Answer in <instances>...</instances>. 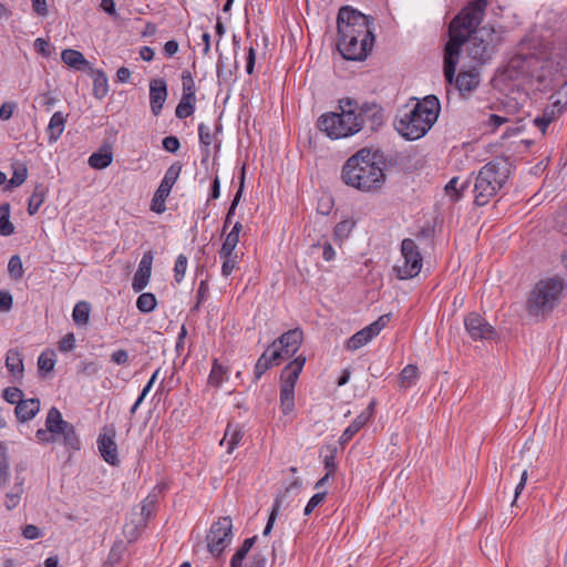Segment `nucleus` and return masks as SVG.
<instances>
[{
  "label": "nucleus",
  "mask_w": 567,
  "mask_h": 567,
  "mask_svg": "<svg viewBox=\"0 0 567 567\" xmlns=\"http://www.w3.org/2000/svg\"><path fill=\"white\" fill-rule=\"evenodd\" d=\"M487 7L488 0H472L450 22V39L444 48L443 66L447 83L451 84L453 81L462 47L473 33L481 29L478 27L485 17Z\"/></svg>",
  "instance_id": "f257e3e1"
},
{
  "label": "nucleus",
  "mask_w": 567,
  "mask_h": 567,
  "mask_svg": "<svg viewBox=\"0 0 567 567\" xmlns=\"http://www.w3.org/2000/svg\"><path fill=\"white\" fill-rule=\"evenodd\" d=\"M341 181L363 193L380 189L385 182L384 163L381 156L362 148L350 156L342 166Z\"/></svg>",
  "instance_id": "f03ea898"
},
{
  "label": "nucleus",
  "mask_w": 567,
  "mask_h": 567,
  "mask_svg": "<svg viewBox=\"0 0 567 567\" xmlns=\"http://www.w3.org/2000/svg\"><path fill=\"white\" fill-rule=\"evenodd\" d=\"M441 110L435 95H427L417 101L411 109L405 106L394 122L398 133L408 141L423 137L433 126Z\"/></svg>",
  "instance_id": "7ed1b4c3"
},
{
  "label": "nucleus",
  "mask_w": 567,
  "mask_h": 567,
  "mask_svg": "<svg viewBox=\"0 0 567 567\" xmlns=\"http://www.w3.org/2000/svg\"><path fill=\"white\" fill-rule=\"evenodd\" d=\"M511 174V163L506 157H495L480 168L474 183V204L487 205L504 187Z\"/></svg>",
  "instance_id": "20e7f679"
},
{
  "label": "nucleus",
  "mask_w": 567,
  "mask_h": 567,
  "mask_svg": "<svg viewBox=\"0 0 567 567\" xmlns=\"http://www.w3.org/2000/svg\"><path fill=\"white\" fill-rule=\"evenodd\" d=\"M566 282L559 276L538 280L526 299L528 316L537 319H546L560 303Z\"/></svg>",
  "instance_id": "39448f33"
},
{
  "label": "nucleus",
  "mask_w": 567,
  "mask_h": 567,
  "mask_svg": "<svg viewBox=\"0 0 567 567\" xmlns=\"http://www.w3.org/2000/svg\"><path fill=\"white\" fill-rule=\"evenodd\" d=\"M355 111L358 102L346 97L339 101V112H327L317 120V127L331 140L352 136L360 132V123L357 122Z\"/></svg>",
  "instance_id": "423d86ee"
},
{
  "label": "nucleus",
  "mask_w": 567,
  "mask_h": 567,
  "mask_svg": "<svg viewBox=\"0 0 567 567\" xmlns=\"http://www.w3.org/2000/svg\"><path fill=\"white\" fill-rule=\"evenodd\" d=\"M372 18L346 6L340 8L337 18L338 35L363 37V40L374 42L372 32Z\"/></svg>",
  "instance_id": "0eeeda50"
},
{
  "label": "nucleus",
  "mask_w": 567,
  "mask_h": 567,
  "mask_svg": "<svg viewBox=\"0 0 567 567\" xmlns=\"http://www.w3.org/2000/svg\"><path fill=\"white\" fill-rule=\"evenodd\" d=\"M501 37L493 27L485 25L473 33L466 41V51L477 64L487 62L495 52Z\"/></svg>",
  "instance_id": "6e6552de"
},
{
  "label": "nucleus",
  "mask_w": 567,
  "mask_h": 567,
  "mask_svg": "<svg viewBox=\"0 0 567 567\" xmlns=\"http://www.w3.org/2000/svg\"><path fill=\"white\" fill-rule=\"evenodd\" d=\"M306 358L299 355L290 361L280 374V409L285 415L295 410V386L305 367Z\"/></svg>",
  "instance_id": "1a4fd4ad"
},
{
  "label": "nucleus",
  "mask_w": 567,
  "mask_h": 567,
  "mask_svg": "<svg viewBox=\"0 0 567 567\" xmlns=\"http://www.w3.org/2000/svg\"><path fill=\"white\" fill-rule=\"evenodd\" d=\"M402 264H395L392 268L399 280H409L415 278L422 270L423 257L417 244L411 238H404L401 241Z\"/></svg>",
  "instance_id": "9d476101"
},
{
  "label": "nucleus",
  "mask_w": 567,
  "mask_h": 567,
  "mask_svg": "<svg viewBox=\"0 0 567 567\" xmlns=\"http://www.w3.org/2000/svg\"><path fill=\"white\" fill-rule=\"evenodd\" d=\"M303 332L296 328L288 330L277 338L265 351L275 365H279L282 360L293 357L301 347Z\"/></svg>",
  "instance_id": "9b49d317"
},
{
  "label": "nucleus",
  "mask_w": 567,
  "mask_h": 567,
  "mask_svg": "<svg viewBox=\"0 0 567 567\" xmlns=\"http://www.w3.org/2000/svg\"><path fill=\"white\" fill-rule=\"evenodd\" d=\"M233 537L231 518L229 516L219 517L210 525L206 535L208 551L216 558L220 557L231 544Z\"/></svg>",
  "instance_id": "f8f14e48"
},
{
  "label": "nucleus",
  "mask_w": 567,
  "mask_h": 567,
  "mask_svg": "<svg viewBox=\"0 0 567 567\" xmlns=\"http://www.w3.org/2000/svg\"><path fill=\"white\" fill-rule=\"evenodd\" d=\"M372 41L363 40V37L338 35V50L341 55L351 61H363L373 48Z\"/></svg>",
  "instance_id": "ddd939ff"
},
{
  "label": "nucleus",
  "mask_w": 567,
  "mask_h": 567,
  "mask_svg": "<svg viewBox=\"0 0 567 567\" xmlns=\"http://www.w3.org/2000/svg\"><path fill=\"white\" fill-rule=\"evenodd\" d=\"M116 439V429L113 424L105 425L97 436V450L102 458L112 466L120 464Z\"/></svg>",
  "instance_id": "4468645a"
},
{
  "label": "nucleus",
  "mask_w": 567,
  "mask_h": 567,
  "mask_svg": "<svg viewBox=\"0 0 567 567\" xmlns=\"http://www.w3.org/2000/svg\"><path fill=\"white\" fill-rule=\"evenodd\" d=\"M355 118L357 122L360 123V131L364 126H368L371 131H375L383 124V110L377 103L365 102L362 105L358 104V111H355Z\"/></svg>",
  "instance_id": "2eb2a0df"
},
{
  "label": "nucleus",
  "mask_w": 567,
  "mask_h": 567,
  "mask_svg": "<svg viewBox=\"0 0 567 567\" xmlns=\"http://www.w3.org/2000/svg\"><path fill=\"white\" fill-rule=\"evenodd\" d=\"M464 326L468 336L474 340H491L495 336V329L480 313L471 312L464 319Z\"/></svg>",
  "instance_id": "dca6fc26"
},
{
  "label": "nucleus",
  "mask_w": 567,
  "mask_h": 567,
  "mask_svg": "<svg viewBox=\"0 0 567 567\" xmlns=\"http://www.w3.org/2000/svg\"><path fill=\"white\" fill-rule=\"evenodd\" d=\"M167 83L162 78L150 81V106L154 116H158L167 99Z\"/></svg>",
  "instance_id": "f3484780"
},
{
  "label": "nucleus",
  "mask_w": 567,
  "mask_h": 567,
  "mask_svg": "<svg viewBox=\"0 0 567 567\" xmlns=\"http://www.w3.org/2000/svg\"><path fill=\"white\" fill-rule=\"evenodd\" d=\"M567 110V102L555 101L543 110V113L534 118V125L543 133L547 127L558 120Z\"/></svg>",
  "instance_id": "a211bd4d"
},
{
  "label": "nucleus",
  "mask_w": 567,
  "mask_h": 567,
  "mask_svg": "<svg viewBox=\"0 0 567 567\" xmlns=\"http://www.w3.org/2000/svg\"><path fill=\"white\" fill-rule=\"evenodd\" d=\"M153 252L146 251L142 256L138 268L133 277L132 288L135 292L142 291L150 281L152 274Z\"/></svg>",
  "instance_id": "6ab92c4d"
},
{
  "label": "nucleus",
  "mask_w": 567,
  "mask_h": 567,
  "mask_svg": "<svg viewBox=\"0 0 567 567\" xmlns=\"http://www.w3.org/2000/svg\"><path fill=\"white\" fill-rule=\"evenodd\" d=\"M456 89L462 96L467 93H472L480 85L481 78L480 72L476 68H472L466 71H461L457 75L454 74L453 81Z\"/></svg>",
  "instance_id": "aec40b11"
},
{
  "label": "nucleus",
  "mask_w": 567,
  "mask_h": 567,
  "mask_svg": "<svg viewBox=\"0 0 567 567\" xmlns=\"http://www.w3.org/2000/svg\"><path fill=\"white\" fill-rule=\"evenodd\" d=\"M373 409L374 402H371L369 406L364 411H362L343 431V433L339 437V444L341 446L348 444L351 441V439L367 424V422L373 414Z\"/></svg>",
  "instance_id": "412c9836"
},
{
  "label": "nucleus",
  "mask_w": 567,
  "mask_h": 567,
  "mask_svg": "<svg viewBox=\"0 0 567 567\" xmlns=\"http://www.w3.org/2000/svg\"><path fill=\"white\" fill-rule=\"evenodd\" d=\"M229 367L215 358L212 361V369L208 374L207 385L214 389H218L229 380Z\"/></svg>",
  "instance_id": "4be33fe9"
},
{
  "label": "nucleus",
  "mask_w": 567,
  "mask_h": 567,
  "mask_svg": "<svg viewBox=\"0 0 567 567\" xmlns=\"http://www.w3.org/2000/svg\"><path fill=\"white\" fill-rule=\"evenodd\" d=\"M68 116V114H64L60 111L52 114L45 130L49 144L55 143L61 137L65 128Z\"/></svg>",
  "instance_id": "5701e85b"
},
{
  "label": "nucleus",
  "mask_w": 567,
  "mask_h": 567,
  "mask_svg": "<svg viewBox=\"0 0 567 567\" xmlns=\"http://www.w3.org/2000/svg\"><path fill=\"white\" fill-rule=\"evenodd\" d=\"M40 410L39 399H27L18 402L16 405V415L18 421L28 422L32 420Z\"/></svg>",
  "instance_id": "b1692460"
},
{
  "label": "nucleus",
  "mask_w": 567,
  "mask_h": 567,
  "mask_svg": "<svg viewBox=\"0 0 567 567\" xmlns=\"http://www.w3.org/2000/svg\"><path fill=\"white\" fill-rule=\"evenodd\" d=\"M244 437V432L238 424L228 423L224 433V437L220 441V445H226V451L231 454L234 450L239 445Z\"/></svg>",
  "instance_id": "393cba45"
},
{
  "label": "nucleus",
  "mask_w": 567,
  "mask_h": 567,
  "mask_svg": "<svg viewBox=\"0 0 567 567\" xmlns=\"http://www.w3.org/2000/svg\"><path fill=\"white\" fill-rule=\"evenodd\" d=\"M6 368L9 373L16 379H21L23 377V359L21 353L16 349H10L6 355Z\"/></svg>",
  "instance_id": "a878e982"
},
{
  "label": "nucleus",
  "mask_w": 567,
  "mask_h": 567,
  "mask_svg": "<svg viewBox=\"0 0 567 567\" xmlns=\"http://www.w3.org/2000/svg\"><path fill=\"white\" fill-rule=\"evenodd\" d=\"M113 162V153L109 146L101 147L90 155L87 163L94 169H104Z\"/></svg>",
  "instance_id": "bb28decb"
},
{
  "label": "nucleus",
  "mask_w": 567,
  "mask_h": 567,
  "mask_svg": "<svg viewBox=\"0 0 567 567\" xmlns=\"http://www.w3.org/2000/svg\"><path fill=\"white\" fill-rule=\"evenodd\" d=\"M68 424L69 422L63 420L59 409L52 406L49 410L45 419V427L52 435L60 434Z\"/></svg>",
  "instance_id": "cd10ccee"
},
{
  "label": "nucleus",
  "mask_w": 567,
  "mask_h": 567,
  "mask_svg": "<svg viewBox=\"0 0 567 567\" xmlns=\"http://www.w3.org/2000/svg\"><path fill=\"white\" fill-rule=\"evenodd\" d=\"M219 258L221 260V276L227 278L229 277L235 269L238 268V264L240 261V257L237 251H218Z\"/></svg>",
  "instance_id": "c85d7f7f"
},
{
  "label": "nucleus",
  "mask_w": 567,
  "mask_h": 567,
  "mask_svg": "<svg viewBox=\"0 0 567 567\" xmlns=\"http://www.w3.org/2000/svg\"><path fill=\"white\" fill-rule=\"evenodd\" d=\"M375 336L368 326L355 332L346 343L347 350H358L370 342Z\"/></svg>",
  "instance_id": "c756f323"
},
{
  "label": "nucleus",
  "mask_w": 567,
  "mask_h": 567,
  "mask_svg": "<svg viewBox=\"0 0 567 567\" xmlns=\"http://www.w3.org/2000/svg\"><path fill=\"white\" fill-rule=\"evenodd\" d=\"M61 60L68 66L75 70H83L87 65V61L84 55L80 51L73 49L63 50L61 53Z\"/></svg>",
  "instance_id": "7c9ffc66"
},
{
  "label": "nucleus",
  "mask_w": 567,
  "mask_h": 567,
  "mask_svg": "<svg viewBox=\"0 0 567 567\" xmlns=\"http://www.w3.org/2000/svg\"><path fill=\"white\" fill-rule=\"evenodd\" d=\"M257 536L246 538L230 559V567H245L244 560L256 543Z\"/></svg>",
  "instance_id": "2f4dec72"
},
{
  "label": "nucleus",
  "mask_w": 567,
  "mask_h": 567,
  "mask_svg": "<svg viewBox=\"0 0 567 567\" xmlns=\"http://www.w3.org/2000/svg\"><path fill=\"white\" fill-rule=\"evenodd\" d=\"M198 137H199V144L203 153V159L202 162L205 163L208 161L210 156V150L209 146L213 142V134L210 132L209 126H207L204 123H200L198 125Z\"/></svg>",
  "instance_id": "473e14b6"
},
{
  "label": "nucleus",
  "mask_w": 567,
  "mask_h": 567,
  "mask_svg": "<svg viewBox=\"0 0 567 567\" xmlns=\"http://www.w3.org/2000/svg\"><path fill=\"white\" fill-rule=\"evenodd\" d=\"M47 189L42 184H37L28 202V214L30 216L38 213L44 202Z\"/></svg>",
  "instance_id": "72a5a7b5"
},
{
  "label": "nucleus",
  "mask_w": 567,
  "mask_h": 567,
  "mask_svg": "<svg viewBox=\"0 0 567 567\" xmlns=\"http://www.w3.org/2000/svg\"><path fill=\"white\" fill-rule=\"evenodd\" d=\"M62 436L63 445L72 451H79L81 447V441L75 432V427L72 423L69 422L68 425L63 429V431L59 434Z\"/></svg>",
  "instance_id": "f704fd0d"
},
{
  "label": "nucleus",
  "mask_w": 567,
  "mask_h": 567,
  "mask_svg": "<svg viewBox=\"0 0 567 567\" xmlns=\"http://www.w3.org/2000/svg\"><path fill=\"white\" fill-rule=\"evenodd\" d=\"M196 107V96H183L176 106L175 115L179 120H184L193 115Z\"/></svg>",
  "instance_id": "c9c22d12"
},
{
  "label": "nucleus",
  "mask_w": 567,
  "mask_h": 567,
  "mask_svg": "<svg viewBox=\"0 0 567 567\" xmlns=\"http://www.w3.org/2000/svg\"><path fill=\"white\" fill-rule=\"evenodd\" d=\"M91 305L87 301H79L72 311V318L75 324L85 326L89 322Z\"/></svg>",
  "instance_id": "e433bc0d"
},
{
  "label": "nucleus",
  "mask_w": 567,
  "mask_h": 567,
  "mask_svg": "<svg viewBox=\"0 0 567 567\" xmlns=\"http://www.w3.org/2000/svg\"><path fill=\"white\" fill-rule=\"evenodd\" d=\"M14 233V226L10 221V204L0 205V235L10 236Z\"/></svg>",
  "instance_id": "4c0bfd02"
},
{
  "label": "nucleus",
  "mask_w": 567,
  "mask_h": 567,
  "mask_svg": "<svg viewBox=\"0 0 567 567\" xmlns=\"http://www.w3.org/2000/svg\"><path fill=\"white\" fill-rule=\"evenodd\" d=\"M28 177V168L25 164H17L13 166V173L8 184H6L4 189L8 190L12 187H18L22 185Z\"/></svg>",
  "instance_id": "58836bf2"
},
{
  "label": "nucleus",
  "mask_w": 567,
  "mask_h": 567,
  "mask_svg": "<svg viewBox=\"0 0 567 567\" xmlns=\"http://www.w3.org/2000/svg\"><path fill=\"white\" fill-rule=\"evenodd\" d=\"M401 386L410 388L414 385L419 379V369L414 364H408L399 374Z\"/></svg>",
  "instance_id": "ea45409f"
},
{
  "label": "nucleus",
  "mask_w": 567,
  "mask_h": 567,
  "mask_svg": "<svg viewBox=\"0 0 567 567\" xmlns=\"http://www.w3.org/2000/svg\"><path fill=\"white\" fill-rule=\"evenodd\" d=\"M10 477V464L7 445L0 441V486H4Z\"/></svg>",
  "instance_id": "a19ab883"
},
{
  "label": "nucleus",
  "mask_w": 567,
  "mask_h": 567,
  "mask_svg": "<svg viewBox=\"0 0 567 567\" xmlns=\"http://www.w3.org/2000/svg\"><path fill=\"white\" fill-rule=\"evenodd\" d=\"M157 306V300L154 293L152 292H143L137 297L136 308L142 313H150L155 310Z\"/></svg>",
  "instance_id": "79ce46f5"
},
{
  "label": "nucleus",
  "mask_w": 567,
  "mask_h": 567,
  "mask_svg": "<svg viewBox=\"0 0 567 567\" xmlns=\"http://www.w3.org/2000/svg\"><path fill=\"white\" fill-rule=\"evenodd\" d=\"M182 168H183V165L181 164V162H174L165 172V175L161 182V184L167 188H169V190H172L173 186L175 185V183L177 182L179 175H181V172H182Z\"/></svg>",
  "instance_id": "37998d69"
},
{
  "label": "nucleus",
  "mask_w": 567,
  "mask_h": 567,
  "mask_svg": "<svg viewBox=\"0 0 567 567\" xmlns=\"http://www.w3.org/2000/svg\"><path fill=\"white\" fill-rule=\"evenodd\" d=\"M109 93L107 78L102 71H97L93 80V94L97 99H103Z\"/></svg>",
  "instance_id": "c03bdc74"
},
{
  "label": "nucleus",
  "mask_w": 567,
  "mask_h": 567,
  "mask_svg": "<svg viewBox=\"0 0 567 567\" xmlns=\"http://www.w3.org/2000/svg\"><path fill=\"white\" fill-rule=\"evenodd\" d=\"M354 227V221L350 219H344L339 221L333 230L334 239L338 241H342L348 238Z\"/></svg>",
  "instance_id": "a18cd8bd"
},
{
  "label": "nucleus",
  "mask_w": 567,
  "mask_h": 567,
  "mask_svg": "<svg viewBox=\"0 0 567 567\" xmlns=\"http://www.w3.org/2000/svg\"><path fill=\"white\" fill-rule=\"evenodd\" d=\"M244 183H245V172L243 171V174H241V177H240V186H239V189L237 190L231 204H230V207L228 208V212L226 214V218H225V221H224V230L228 227V225L230 224L231 221V217L235 215V210H236V207L241 198V195H243V190H244Z\"/></svg>",
  "instance_id": "49530a36"
},
{
  "label": "nucleus",
  "mask_w": 567,
  "mask_h": 567,
  "mask_svg": "<svg viewBox=\"0 0 567 567\" xmlns=\"http://www.w3.org/2000/svg\"><path fill=\"white\" fill-rule=\"evenodd\" d=\"M23 494V487L22 484H18L13 487V489L6 495L4 506L8 511L14 509L20 501L21 496Z\"/></svg>",
  "instance_id": "de8ad7c7"
},
{
  "label": "nucleus",
  "mask_w": 567,
  "mask_h": 567,
  "mask_svg": "<svg viewBox=\"0 0 567 567\" xmlns=\"http://www.w3.org/2000/svg\"><path fill=\"white\" fill-rule=\"evenodd\" d=\"M8 271L13 280H19L24 274L23 265L19 255H13L8 262Z\"/></svg>",
  "instance_id": "09e8293b"
},
{
  "label": "nucleus",
  "mask_w": 567,
  "mask_h": 567,
  "mask_svg": "<svg viewBox=\"0 0 567 567\" xmlns=\"http://www.w3.org/2000/svg\"><path fill=\"white\" fill-rule=\"evenodd\" d=\"M182 89L183 96H196V85L190 71L184 70L182 72Z\"/></svg>",
  "instance_id": "8fccbe9b"
},
{
  "label": "nucleus",
  "mask_w": 567,
  "mask_h": 567,
  "mask_svg": "<svg viewBox=\"0 0 567 567\" xmlns=\"http://www.w3.org/2000/svg\"><path fill=\"white\" fill-rule=\"evenodd\" d=\"M188 259L185 255L177 256L174 265V279L177 284L182 282L187 270Z\"/></svg>",
  "instance_id": "3c124183"
},
{
  "label": "nucleus",
  "mask_w": 567,
  "mask_h": 567,
  "mask_svg": "<svg viewBox=\"0 0 567 567\" xmlns=\"http://www.w3.org/2000/svg\"><path fill=\"white\" fill-rule=\"evenodd\" d=\"M272 367L276 365L272 363V361L269 360L268 354L262 353L255 364V379L259 380L262 377V374Z\"/></svg>",
  "instance_id": "603ef678"
},
{
  "label": "nucleus",
  "mask_w": 567,
  "mask_h": 567,
  "mask_svg": "<svg viewBox=\"0 0 567 567\" xmlns=\"http://www.w3.org/2000/svg\"><path fill=\"white\" fill-rule=\"evenodd\" d=\"M102 369V365L95 361H82L78 364V373L85 377H92L97 374Z\"/></svg>",
  "instance_id": "864d4df0"
},
{
  "label": "nucleus",
  "mask_w": 567,
  "mask_h": 567,
  "mask_svg": "<svg viewBox=\"0 0 567 567\" xmlns=\"http://www.w3.org/2000/svg\"><path fill=\"white\" fill-rule=\"evenodd\" d=\"M458 177H453L445 186V192L454 199L457 200L462 197L464 189L468 186V182L462 184L460 189L457 188Z\"/></svg>",
  "instance_id": "5fc2aeb1"
},
{
  "label": "nucleus",
  "mask_w": 567,
  "mask_h": 567,
  "mask_svg": "<svg viewBox=\"0 0 567 567\" xmlns=\"http://www.w3.org/2000/svg\"><path fill=\"white\" fill-rule=\"evenodd\" d=\"M55 359L54 354L41 353L38 358V368L41 372L49 373L54 369Z\"/></svg>",
  "instance_id": "6e6d98bb"
},
{
  "label": "nucleus",
  "mask_w": 567,
  "mask_h": 567,
  "mask_svg": "<svg viewBox=\"0 0 567 567\" xmlns=\"http://www.w3.org/2000/svg\"><path fill=\"white\" fill-rule=\"evenodd\" d=\"M23 392L17 386H9L3 390V399L10 403L18 405L23 399Z\"/></svg>",
  "instance_id": "4d7b16f0"
},
{
  "label": "nucleus",
  "mask_w": 567,
  "mask_h": 567,
  "mask_svg": "<svg viewBox=\"0 0 567 567\" xmlns=\"http://www.w3.org/2000/svg\"><path fill=\"white\" fill-rule=\"evenodd\" d=\"M327 493L326 492H319L316 493L307 503L303 514L306 516L310 515L320 504L323 503L326 499Z\"/></svg>",
  "instance_id": "13d9d810"
},
{
  "label": "nucleus",
  "mask_w": 567,
  "mask_h": 567,
  "mask_svg": "<svg viewBox=\"0 0 567 567\" xmlns=\"http://www.w3.org/2000/svg\"><path fill=\"white\" fill-rule=\"evenodd\" d=\"M391 315H382L374 322L370 323L368 327L371 328L372 334L375 337L383 330L388 323L390 322Z\"/></svg>",
  "instance_id": "bf43d9fd"
},
{
  "label": "nucleus",
  "mask_w": 567,
  "mask_h": 567,
  "mask_svg": "<svg viewBox=\"0 0 567 567\" xmlns=\"http://www.w3.org/2000/svg\"><path fill=\"white\" fill-rule=\"evenodd\" d=\"M75 348V336L72 332L66 333L59 341V350L61 352H69Z\"/></svg>",
  "instance_id": "052dcab7"
},
{
  "label": "nucleus",
  "mask_w": 567,
  "mask_h": 567,
  "mask_svg": "<svg viewBox=\"0 0 567 567\" xmlns=\"http://www.w3.org/2000/svg\"><path fill=\"white\" fill-rule=\"evenodd\" d=\"M22 536L25 539L33 540V539H38V538L42 537L43 533L41 532V529L38 526L28 524L22 528Z\"/></svg>",
  "instance_id": "680f3d73"
},
{
  "label": "nucleus",
  "mask_w": 567,
  "mask_h": 567,
  "mask_svg": "<svg viewBox=\"0 0 567 567\" xmlns=\"http://www.w3.org/2000/svg\"><path fill=\"white\" fill-rule=\"evenodd\" d=\"M162 145L169 153H176L181 147L179 140L173 135L164 137Z\"/></svg>",
  "instance_id": "e2e57ef3"
},
{
  "label": "nucleus",
  "mask_w": 567,
  "mask_h": 567,
  "mask_svg": "<svg viewBox=\"0 0 567 567\" xmlns=\"http://www.w3.org/2000/svg\"><path fill=\"white\" fill-rule=\"evenodd\" d=\"M34 50L37 51V53L41 54L42 56L51 55L50 44L43 38H38L34 40Z\"/></svg>",
  "instance_id": "0e129e2a"
},
{
  "label": "nucleus",
  "mask_w": 567,
  "mask_h": 567,
  "mask_svg": "<svg viewBox=\"0 0 567 567\" xmlns=\"http://www.w3.org/2000/svg\"><path fill=\"white\" fill-rule=\"evenodd\" d=\"M16 107H17V104L14 102H4L0 106V120L8 121L9 118H11Z\"/></svg>",
  "instance_id": "69168bd1"
},
{
  "label": "nucleus",
  "mask_w": 567,
  "mask_h": 567,
  "mask_svg": "<svg viewBox=\"0 0 567 567\" xmlns=\"http://www.w3.org/2000/svg\"><path fill=\"white\" fill-rule=\"evenodd\" d=\"M111 361L115 364H127L130 361L128 353L124 349H118L111 354Z\"/></svg>",
  "instance_id": "338daca9"
},
{
  "label": "nucleus",
  "mask_w": 567,
  "mask_h": 567,
  "mask_svg": "<svg viewBox=\"0 0 567 567\" xmlns=\"http://www.w3.org/2000/svg\"><path fill=\"white\" fill-rule=\"evenodd\" d=\"M239 243V238L238 237H234L233 235L230 234H227L225 240L223 241V245L220 247L219 250L221 251H236V247Z\"/></svg>",
  "instance_id": "774afa93"
}]
</instances>
